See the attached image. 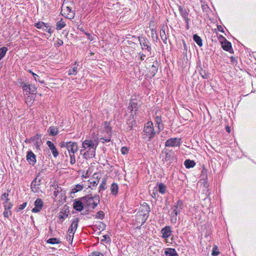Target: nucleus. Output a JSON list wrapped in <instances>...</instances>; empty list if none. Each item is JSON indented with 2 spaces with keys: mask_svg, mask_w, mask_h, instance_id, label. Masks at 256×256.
Segmentation results:
<instances>
[{
  "mask_svg": "<svg viewBox=\"0 0 256 256\" xmlns=\"http://www.w3.org/2000/svg\"><path fill=\"white\" fill-rule=\"evenodd\" d=\"M98 145L97 140L86 139L82 143V148L80 150V153L86 158L94 157Z\"/></svg>",
  "mask_w": 256,
  "mask_h": 256,
  "instance_id": "f257e3e1",
  "label": "nucleus"
},
{
  "mask_svg": "<svg viewBox=\"0 0 256 256\" xmlns=\"http://www.w3.org/2000/svg\"><path fill=\"white\" fill-rule=\"evenodd\" d=\"M60 146L61 148H66L68 152L70 157V162L72 164L76 162L74 154L78 150V146L76 142H62L60 143Z\"/></svg>",
  "mask_w": 256,
  "mask_h": 256,
  "instance_id": "f03ea898",
  "label": "nucleus"
},
{
  "mask_svg": "<svg viewBox=\"0 0 256 256\" xmlns=\"http://www.w3.org/2000/svg\"><path fill=\"white\" fill-rule=\"evenodd\" d=\"M150 211L149 206L146 203L144 202L136 214V221L141 225L144 224L148 216Z\"/></svg>",
  "mask_w": 256,
  "mask_h": 256,
  "instance_id": "7ed1b4c3",
  "label": "nucleus"
},
{
  "mask_svg": "<svg viewBox=\"0 0 256 256\" xmlns=\"http://www.w3.org/2000/svg\"><path fill=\"white\" fill-rule=\"evenodd\" d=\"M74 8L73 2L71 0H64L62 6L61 14L62 16L66 15H74L72 10Z\"/></svg>",
  "mask_w": 256,
  "mask_h": 256,
  "instance_id": "20e7f679",
  "label": "nucleus"
},
{
  "mask_svg": "<svg viewBox=\"0 0 256 256\" xmlns=\"http://www.w3.org/2000/svg\"><path fill=\"white\" fill-rule=\"evenodd\" d=\"M182 202L181 200H178L176 204L171 208L170 222L173 224H176L177 220L178 214L182 209Z\"/></svg>",
  "mask_w": 256,
  "mask_h": 256,
  "instance_id": "39448f33",
  "label": "nucleus"
},
{
  "mask_svg": "<svg viewBox=\"0 0 256 256\" xmlns=\"http://www.w3.org/2000/svg\"><path fill=\"white\" fill-rule=\"evenodd\" d=\"M104 130L102 132L99 131L98 136L100 140H104L105 142H110V136L111 134V128L109 123L106 122L104 124Z\"/></svg>",
  "mask_w": 256,
  "mask_h": 256,
  "instance_id": "423d86ee",
  "label": "nucleus"
},
{
  "mask_svg": "<svg viewBox=\"0 0 256 256\" xmlns=\"http://www.w3.org/2000/svg\"><path fill=\"white\" fill-rule=\"evenodd\" d=\"M155 132L152 122H148L144 129V136L145 138L150 140L155 135Z\"/></svg>",
  "mask_w": 256,
  "mask_h": 256,
  "instance_id": "0eeeda50",
  "label": "nucleus"
},
{
  "mask_svg": "<svg viewBox=\"0 0 256 256\" xmlns=\"http://www.w3.org/2000/svg\"><path fill=\"white\" fill-rule=\"evenodd\" d=\"M82 200L86 202V204L88 206H91L92 208H94L100 202V198L98 196H92L90 195H88L84 198H82Z\"/></svg>",
  "mask_w": 256,
  "mask_h": 256,
  "instance_id": "6e6552de",
  "label": "nucleus"
},
{
  "mask_svg": "<svg viewBox=\"0 0 256 256\" xmlns=\"http://www.w3.org/2000/svg\"><path fill=\"white\" fill-rule=\"evenodd\" d=\"M100 174L98 173H94L92 177L89 180L90 183V186H89V187L91 188L92 186H96L98 182L100 179Z\"/></svg>",
  "mask_w": 256,
  "mask_h": 256,
  "instance_id": "1a4fd4ad",
  "label": "nucleus"
},
{
  "mask_svg": "<svg viewBox=\"0 0 256 256\" xmlns=\"http://www.w3.org/2000/svg\"><path fill=\"white\" fill-rule=\"evenodd\" d=\"M44 203L40 198H38L34 202V207L32 208L33 212H38L41 210L43 206Z\"/></svg>",
  "mask_w": 256,
  "mask_h": 256,
  "instance_id": "9d476101",
  "label": "nucleus"
},
{
  "mask_svg": "<svg viewBox=\"0 0 256 256\" xmlns=\"http://www.w3.org/2000/svg\"><path fill=\"white\" fill-rule=\"evenodd\" d=\"M23 90L26 92H29L32 94H35L36 92V88L32 84H24L23 86Z\"/></svg>",
  "mask_w": 256,
  "mask_h": 256,
  "instance_id": "9b49d317",
  "label": "nucleus"
},
{
  "mask_svg": "<svg viewBox=\"0 0 256 256\" xmlns=\"http://www.w3.org/2000/svg\"><path fill=\"white\" fill-rule=\"evenodd\" d=\"M180 144V140L178 138H172L168 140L165 144L166 146H176Z\"/></svg>",
  "mask_w": 256,
  "mask_h": 256,
  "instance_id": "f8f14e48",
  "label": "nucleus"
},
{
  "mask_svg": "<svg viewBox=\"0 0 256 256\" xmlns=\"http://www.w3.org/2000/svg\"><path fill=\"white\" fill-rule=\"evenodd\" d=\"M46 144L51 150L54 156L56 158L58 156L59 153L54 144L50 141L48 140L46 142Z\"/></svg>",
  "mask_w": 256,
  "mask_h": 256,
  "instance_id": "ddd939ff",
  "label": "nucleus"
},
{
  "mask_svg": "<svg viewBox=\"0 0 256 256\" xmlns=\"http://www.w3.org/2000/svg\"><path fill=\"white\" fill-rule=\"evenodd\" d=\"M79 222V220L78 218H75L70 226V227L69 228L68 230V233L70 234H72L76 231L77 228L78 223Z\"/></svg>",
  "mask_w": 256,
  "mask_h": 256,
  "instance_id": "4468645a",
  "label": "nucleus"
},
{
  "mask_svg": "<svg viewBox=\"0 0 256 256\" xmlns=\"http://www.w3.org/2000/svg\"><path fill=\"white\" fill-rule=\"evenodd\" d=\"M26 160L30 164L34 165L35 164L36 161V156L32 152L30 151L28 152Z\"/></svg>",
  "mask_w": 256,
  "mask_h": 256,
  "instance_id": "2eb2a0df",
  "label": "nucleus"
},
{
  "mask_svg": "<svg viewBox=\"0 0 256 256\" xmlns=\"http://www.w3.org/2000/svg\"><path fill=\"white\" fill-rule=\"evenodd\" d=\"M82 202L80 200H74L73 204L74 208L78 211H82L83 210Z\"/></svg>",
  "mask_w": 256,
  "mask_h": 256,
  "instance_id": "dca6fc26",
  "label": "nucleus"
},
{
  "mask_svg": "<svg viewBox=\"0 0 256 256\" xmlns=\"http://www.w3.org/2000/svg\"><path fill=\"white\" fill-rule=\"evenodd\" d=\"M224 41L221 42L222 46V48L226 51H230L232 49L230 42L227 41L224 38H222Z\"/></svg>",
  "mask_w": 256,
  "mask_h": 256,
  "instance_id": "f3484780",
  "label": "nucleus"
},
{
  "mask_svg": "<svg viewBox=\"0 0 256 256\" xmlns=\"http://www.w3.org/2000/svg\"><path fill=\"white\" fill-rule=\"evenodd\" d=\"M32 142H33L36 147L38 148L41 144V136L40 135L36 134L32 138Z\"/></svg>",
  "mask_w": 256,
  "mask_h": 256,
  "instance_id": "a211bd4d",
  "label": "nucleus"
},
{
  "mask_svg": "<svg viewBox=\"0 0 256 256\" xmlns=\"http://www.w3.org/2000/svg\"><path fill=\"white\" fill-rule=\"evenodd\" d=\"M39 184H37V182L35 180L33 182L31 185V188L32 191L35 193H38L41 192L39 187Z\"/></svg>",
  "mask_w": 256,
  "mask_h": 256,
  "instance_id": "6ab92c4d",
  "label": "nucleus"
},
{
  "mask_svg": "<svg viewBox=\"0 0 256 256\" xmlns=\"http://www.w3.org/2000/svg\"><path fill=\"white\" fill-rule=\"evenodd\" d=\"M161 232L162 237L165 238H168L171 234L170 227H166L165 228L162 229Z\"/></svg>",
  "mask_w": 256,
  "mask_h": 256,
  "instance_id": "aec40b11",
  "label": "nucleus"
},
{
  "mask_svg": "<svg viewBox=\"0 0 256 256\" xmlns=\"http://www.w3.org/2000/svg\"><path fill=\"white\" fill-rule=\"evenodd\" d=\"M165 254L166 256H178L174 248H168L165 250Z\"/></svg>",
  "mask_w": 256,
  "mask_h": 256,
  "instance_id": "412c9836",
  "label": "nucleus"
},
{
  "mask_svg": "<svg viewBox=\"0 0 256 256\" xmlns=\"http://www.w3.org/2000/svg\"><path fill=\"white\" fill-rule=\"evenodd\" d=\"M49 134L51 136H56L58 132V128L55 126H50L48 130Z\"/></svg>",
  "mask_w": 256,
  "mask_h": 256,
  "instance_id": "4be33fe9",
  "label": "nucleus"
},
{
  "mask_svg": "<svg viewBox=\"0 0 256 256\" xmlns=\"http://www.w3.org/2000/svg\"><path fill=\"white\" fill-rule=\"evenodd\" d=\"M111 193L116 196L118 192V186L116 183H113L110 186Z\"/></svg>",
  "mask_w": 256,
  "mask_h": 256,
  "instance_id": "5701e85b",
  "label": "nucleus"
},
{
  "mask_svg": "<svg viewBox=\"0 0 256 256\" xmlns=\"http://www.w3.org/2000/svg\"><path fill=\"white\" fill-rule=\"evenodd\" d=\"M195 164L194 161L190 160H186L184 162V166L188 168H193L195 166Z\"/></svg>",
  "mask_w": 256,
  "mask_h": 256,
  "instance_id": "b1692460",
  "label": "nucleus"
},
{
  "mask_svg": "<svg viewBox=\"0 0 256 256\" xmlns=\"http://www.w3.org/2000/svg\"><path fill=\"white\" fill-rule=\"evenodd\" d=\"M194 40V42L200 46H202V41L201 38L198 36L197 34H195L194 36L193 37Z\"/></svg>",
  "mask_w": 256,
  "mask_h": 256,
  "instance_id": "393cba45",
  "label": "nucleus"
},
{
  "mask_svg": "<svg viewBox=\"0 0 256 256\" xmlns=\"http://www.w3.org/2000/svg\"><path fill=\"white\" fill-rule=\"evenodd\" d=\"M157 72H158V68H157L156 66L154 64H153L150 68V76H154L156 74V73Z\"/></svg>",
  "mask_w": 256,
  "mask_h": 256,
  "instance_id": "a878e982",
  "label": "nucleus"
},
{
  "mask_svg": "<svg viewBox=\"0 0 256 256\" xmlns=\"http://www.w3.org/2000/svg\"><path fill=\"white\" fill-rule=\"evenodd\" d=\"M84 188V186L82 184H78L76 185L72 190V192L76 193L82 190Z\"/></svg>",
  "mask_w": 256,
  "mask_h": 256,
  "instance_id": "bb28decb",
  "label": "nucleus"
},
{
  "mask_svg": "<svg viewBox=\"0 0 256 256\" xmlns=\"http://www.w3.org/2000/svg\"><path fill=\"white\" fill-rule=\"evenodd\" d=\"M34 26L37 28H48V25L47 24L44 23L42 22H39L37 23H36L34 24Z\"/></svg>",
  "mask_w": 256,
  "mask_h": 256,
  "instance_id": "cd10ccee",
  "label": "nucleus"
},
{
  "mask_svg": "<svg viewBox=\"0 0 256 256\" xmlns=\"http://www.w3.org/2000/svg\"><path fill=\"white\" fill-rule=\"evenodd\" d=\"M66 26V22H64L62 20L58 21L56 26V29L57 30H60L64 28Z\"/></svg>",
  "mask_w": 256,
  "mask_h": 256,
  "instance_id": "c85d7f7f",
  "label": "nucleus"
},
{
  "mask_svg": "<svg viewBox=\"0 0 256 256\" xmlns=\"http://www.w3.org/2000/svg\"><path fill=\"white\" fill-rule=\"evenodd\" d=\"M160 36L161 38L162 39L163 42L165 44H166L167 37H166V34L165 30H160Z\"/></svg>",
  "mask_w": 256,
  "mask_h": 256,
  "instance_id": "c756f323",
  "label": "nucleus"
},
{
  "mask_svg": "<svg viewBox=\"0 0 256 256\" xmlns=\"http://www.w3.org/2000/svg\"><path fill=\"white\" fill-rule=\"evenodd\" d=\"M158 191L160 194H164L165 193L166 187L163 184L160 183V184H158Z\"/></svg>",
  "mask_w": 256,
  "mask_h": 256,
  "instance_id": "7c9ffc66",
  "label": "nucleus"
},
{
  "mask_svg": "<svg viewBox=\"0 0 256 256\" xmlns=\"http://www.w3.org/2000/svg\"><path fill=\"white\" fill-rule=\"evenodd\" d=\"M47 242L50 244H60V242L58 239L56 238H50L47 240Z\"/></svg>",
  "mask_w": 256,
  "mask_h": 256,
  "instance_id": "2f4dec72",
  "label": "nucleus"
},
{
  "mask_svg": "<svg viewBox=\"0 0 256 256\" xmlns=\"http://www.w3.org/2000/svg\"><path fill=\"white\" fill-rule=\"evenodd\" d=\"M106 179L104 178L102 180V182L100 186L99 190L100 191V190H104L106 189Z\"/></svg>",
  "mask_w": 256,
  "mask_h": 256,
  "instance_id": "473e14b6",
  "label": "nucleus"
},
{
  "mask_svg": "<svg viewBox=\"0 0 256 256\" xmlns=\"http://www.w3.org/2000/svg\"><path fill=\"white\" fill-rule=\"evenodd\" d=\"M199 72L202 78H208V74L207 73H206V72L202 68H200Z\"/></svg>",
  "mask_w": 256,
  "mask_h": 256,
  "instance_id": "72a5a7b5",
  "label": "nucleus"
},
{
  "mask_svg": "<svg viewBox=\"0 0 256 256\" xmlns=\"http://www.w3.org/2000/svg\"><path fill=\"white\" fill-rule=\"evenodd\" d=\"M96 218L102 220L104 217V213L102 211H100L96 213L95 216Z\"/></svg>",
  "mask_w": 256,
  "mask_h": 256,
  "instance_id": "f704fd0d",
  "label": "nucleus"
},
{
  "mask_svg": "<svg viewBox=\"0 0 256 256\" xmlns=\"http://www.w3.org/2000/svg\"><path fill=\"white\" fill-rule=\"evenodd\" d=\"M77 72V67L74 66L72 68V69L68 71L69 75H75Z\"/></svg>",
  "mask_w": 256,
  "mask_h": 256,
  "instance_id": "c9c22d12",
  "label": "nucleus"
},
{
  "mask_svg": "<svg viewBox=\"0 0 256 256\" xmlns=\"http://www.w3.org/2000/svg\"><path fill=\"white\" fill-rule=\"evenodd\" d=\"M4 206L6 209L10 210L12 207V204L9 202V200L6 202V201L4 202Z\"/></svg>",
  "mask_w": 256,
  "mask_h": 256,
  "instance_id": "e433bc0d",
  "label": "nucleus"
},
{
  "mask_svg": "<svg viewBox=\"0 0 256 256\" xmlns=\"http://www.w3.org/2000/svg\"><path fill=\"white\" fill-rule=\"evenodd\" d=\"M11 214V212L10 210L9 209H6L4 210V211L3 212V215L6 218H8L9 216Z\"/></svg>",
  "mask_w": 256,
  "mask_h": 256,
  "instance_id": "4c0bfd02",
  "label": "nucleus"
},
{
  "mask_svg": "<svg viewBox=\"0 0 256 256\" xmlns=\"http://www.w3.org/2000/svg\"><path fill=\"white\" fill-rule=\"evenodd\" d=\"M156 124L158 125V126L159 130H160L161 129L160 124H161L162 120H161V118L159 116H156Z\"/></svg>",
  "mask_w": 256,
  "mask_h": 256,
  "instance_id": "58836bf2",
  "label": "nucleus"
},
{
  "mask_svg": "<svg viewBox=\"0 0 256 256\" xmlns=\"http://www.w3.org/2000/svg\"><path fill=\"white\" fill-rule=\"evenodd\" d=\"M136 108V104L135 103L131 101L130 102V106H128V109H130V110L132 111L134 109Z\"/></svg>",
  "mask_w": 256,
  "mask_h": 256,
  "instance_id": "ea45409f",
  "label": "nucleus"
},
{
  "mask_svg": "<svg viewBox=\"0 0 256 256\" xmlns=\"http://www.w3.org/2000/svg\"><path fill=\"white\" fill-rule=\"evenodd\" d=\"M8 193L7 192V193H4L2 196V200H4V202H8V200H9L8 198Z\"/></svg>",
  "mask_w": 256,
  "mask_h": 256,
  "instance_id": "a19ab883",
  "label": "nucleus"
},
{
  "mask_svg": "<svg viewBox=\"0 0 256 256\" xmlns=\"http://www.w3.org/2000/svg\"><path fill=\"white\" fill-rule=\"evenodd\" d=\"M142 46V49L148 50V51L150 50V48L147 44L144 42Z\"/></svg>",
  "mask_w": 256,
  "mask_h": 256,
  "instance_id": "79ce46f5",
  "label": "nucleus"
},
{
  "mask_svg": "<svg viewBox=\"0 0 256 256\" xmlns=\"http://www.w3.org/2000/svg\"><path fill=\"white\" fill-rule=\"evenodd\" d=\"M128 149L126 147H122L121 149V152L122 154H126L128 153Z\"/></svg>",
  "mask_w": 256,
  "mask_h": 256,
  "instance_id": "37998d69",
  "label": "nucleus"
},
{
  "mask_svg": "<svg viewBox=\"0 0 256 256\" xmlns=\"http://www.w3.org/2000/svg\"><path fill=\"white\" fill-rule=\"evenodd\" d=\"M29 72L32 74V75L33 76L34 78V80L36 81H39L40 82V80H39L38 79V78L39 77L36 74H34V72H32L31 70H29Z\"/></svg>",
  "mask_w": 256,
  "mask_h": 256,
  "instance_id": "c03bdc74",
  "label": "nucleus"
},
{
  "mask_svg": "<svg viewBox=\"0 0 256 256\" xmlns=\"http://www.w3.org/2000/svg\"><path fill=\"white\" fill-rule=\"evenodd\" d=\"M90 256H104V255L100 252H95L92 254Z\"/></svg>",
  "mask_w": 256,
  "mask_h": 256,
  "instance_id": "a18cd8bd",
  "label": "nucleus"
},
{
  "mask_svg": "<svg viewBox=\"0 0 256 256\" xmlns=\"http://www.w3.org/2000/svg\"><path fill=\"white\" fill-rule=\"evenodd\" d=\"M68 236H67V240H72L73 238V237H74V233H72V234H70L69 233H68Z\"/></svg>",
  "mask_w": 256,
  "mask_h": 256,
  "instance_id": "49530a36",
  "label": "nucleus"
},
{
  "mask_svg": "<svg viewBox=\"0 0 256 256\" xmlns=\"http://www.w3.org/2000/svg\"><path fill=\"white\" fill-rule=\"evenodd\" d=\"M26 206V203L24 202V204H22L20 206L19 209L20 210H23Z\"/></svg>",
  "mask_w": 256,
  "mask_h": 256,
  "instance_id": "de8ad7c7",
  "label": "nucleus"
},
{
  "mask_svg": "<svg viewBox=\"0 0 256 256\" xmlns=\"http://www.w3.org/2000/svg\"><path fill=\"white\" fill-rule=\"evenodd\" d=\"M102 237H103V238H102V241H104V240H106H106H107L108 242V241H109V240H109V237H108V236H106V235H104V236H102Z\"/></svg>",
  "mask_w": 256,
  "mask_h": 256,
  "instance_id": "09e8293b",
  "label": "nucleus"
},
{
  "mask_svg": "<svg viewBox=\"0 0 256 256\" xmlns=\"http://www.w3.org/2000/svg\"><path fill=\"white\" fill-rule=\"evenodd\" d=\"M218 30L221 32H224V28L222 26H217Z\"/></svg>",
  "mask_w": 256,
  "mask_h": 256,
  "instance_id": "8fccbe9b",
  "label": "nucleus"
},
{
  "mask_svg": "<svg viewBox=\"0 0 256 256\" xmlns=\"http://www.w3.org/2000/svg\"><path fill=\"white\" fill-rule=\"evenodd\" d=\"M218 252H217L216 250H214L212 252V254L214 256H218Z\"/></svg>",
  "mask_w": 256,
  "mask_h": 256,
  "instance_id": "3c124183",
  "label": "nucleus"
},
{
  "mask_svg": "<svg viewBox=\"0 0 256 256\" xmlns=\"http://www.w3.org/2000/svg\"><path fill=\"white\" fill-rule=\"evenodd\" d=\"M44 30L48 32L49 34H51L52 32L51 31L50 28L48 26V28H46Z\"/></svg>",
  "mask_w": 256,
  "mask_h": 256,
  "instance_id": "603ef678",
  "label": "nucleus"
},
{
  "mask_svg": "<svg viewBox=\"0 0 256 256\" xmlns=\"http://www.w3.org/2000/svg\"><path fill=\"white\" fill-rule=\"evenodd\" d=\"M89 174H88V171L86 172L84 174H83L82 176L84 177V178H88L89 176Z\"/></svg>",
  "mask_w": 256,
  "mask_h": 256,
  "instance_id": "864d4df0",
  "label": "nucleus"
},
{
  "mask_svg": "<svg viewBox=\"0 0 256 256\" xmlns=\"http://www.w3.org/2000/svg\"><path fill=\"white\" fill-rule=\"evenodd\" d=\"M58 218H60V220H61V222H62L63 220H64V216L63 215H62V214H60V215H59Z\"/></svg>",
  "mask_w": 256,
  "mask_h": 256,
  "instance_id": "5fc2aeb1",
  "label": "nucleus"
},
{
  "mask_svg": "<svg viewBox=\"0 0 256 256\" xmlns=\"http://www.w3.org/2000/svg\"><path fill=\"white\" fill-rule=\"evenodd\" d=\"M58 190H56H56H55L54 191V195L55 196H57V195H58Z\"/></svg>",
  "mask_w": 256,
  "mask_h": 256,
  "instance_id": "6e6d98bb",
  "label": "nucleus"
},
{
  "mask_svg": "<svg viewBox=\"0 0 256 256\" xmlns=\"http://www.w3.org/2000/svg\"><path fill=\"white\" fill-rule=\"evenodd\" d=\"M32 138H30V139H26L25 140V142H29V143H30V142H32Z\"/></svg>",
  "mask_w": 256,
  "mask_h": 256,
  "instance_id": "4d7b16f0",
  "label": "nucleus"
},
{
  "mask_svg": "<svg viewBox=\"0 0 256 256\" xmlns=\"http://www.w3.org/2000/svg\"><path fill=\"white\" fill-rule=\"evenodd\" d=\"M226 131L228 132H230V128L229 126H227L226 128Z\"/></svg>",
  "mask_w": 256,
  "mask_h": 256,
  "instance_id": "13d9d810",
  "label": "nucleus"
},
{
  "mask_svg": "<svg viewBox=\"0 0 256 256\" xmlns=\"http://www.w3.org/2000/svg\"><path fill=\"white\" fill-rule=\"evenodd\" d=\"M88 40H93L92 38V36H90H90H88Z\"/></svg>",
  "mask_w": 256,
  "mask_h": 256,
  "instance_id": "bf43d9fd",
  "label": "nucleus"
},
{
  "mask_svg": "<svg viewBox=\"0 0 256 256\" xmlns=\"http://www.w3.org/2000/svg\"><path fill=\"white\" fill-rule=\"evenodd\" d=\"M63 44V42L62 40H60V42H58V44L60 45H62Z\"/></svg>",
  "mask_w": 256,
  "mask_h": 256,
  "instance_id": "052dcab7",
  "label": "nucleus"
},
{
  "mask_svg": "<svg viewBox=\"0 0 256 256\" xmlns=\"http://www.w3.org/2000/svg\"><path fill=\"white\" fill-rule=\"evenodd\" d=\"M85 34H86V36H88H88H90V34H89L86 33V32H85Z\"/></svg>",
  "mask_w": 256,
  "mask_h": 256,
  "instance_id": "680f3d73",
  "label": "nucleus"
},
{
  "mask_svg": "<svg viewBox=\"0 0 256 256\" xmlns=\"http://www.w3.org/2000/svg\"><path fill=\"white\" fill-rule=\"evenodd\" d=\"M144 56H141V60H144Z\"/></svg>",
  "mask_w": 256,
  "mask_h": 256,
  "instance_id": "e2e57ef3",
  "label": "nucleus"
}]
</instances>
